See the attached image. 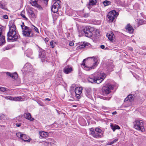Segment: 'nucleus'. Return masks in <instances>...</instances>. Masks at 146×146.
<instances>
[{"label":"nucleus","mask_w":146,"mask_h":146,"mask_svg":"<svg viewBox=\"0 0 146 146\" xmlns=\"http://www.w3.org/2000/svg\"><path fill=\"white\" fill-rule=\"evenodd\" d=\"M98 61L96 57H88L83 60L81 66L85 70L89 71L97 66L98 64Z\"/></svg>","instance_id":"obj_1"},{"label":"nucleus","mask_w":146,"mask_h":146,"mask_svg":"<svg viewBox=\"0 0 146 146\" xmlns=\"http://www.w3.org/2000/svg\"><path fill=\"white\" fill-rule=\"evenodd\" d=\"M16 27L15 25H12L9 27V31L7 34V40L8 41H16L18 37V35L15 31Z\"/></svg>","instance_id":"obj_2"},{"label":"nucleus","mask_w":146,"mask_h":146,"mask_svg":"<svg viewBox=\"0 0 146 146\" xmlns=\"http://www.w3.org/2000/svg\"><path fill=\"white\" fill-rule=\"evenodd\" d=\"M106 77V74L103 73H99L96 78L93 75H91L87 78L88 80L92 83L99 84Z\"/></svg>","instance_id":"obj_3"},{"label":"nucleus","mask_w":146,"mask_h":146,"mask_svg":"<svg viewBox=\"0 0 146 146\" xmlns=\"http://www.w3.org/2000/svg\"><path fill=\"white\" fill-rule=\"evenodd\" d=\"M133 124L134 127L136 129L142 132L145 131L142 121L136 120L133 122Z\"/></svg>","instance_id":"obj_4"},{"label":"nucleus","mask_w":146,"mask_h":146,"mask_svg":"<svg viewBox=\"0 0 146 146\" xmlns=\"http://www.w3.org/2000/svg\"><path fill=\"white\" fill-rule=\"evenodd\" d=\"M118 15L119 13L118 12H117L115 10H113L108 13L107 15V17L108 19V21L110 22H112Z\"/></svg>","instance_id":"obj_5"},{"label":"nucleus","mask_w":146,"mask_h":146,"mask_svg":"<svg viewBox=\"0 0 146 146\" xmlns=\"http://www.w3.org/2000/svg\"><path fill=\"white\" fill-rule=\"evenodd\" d=\"M22 34L25 37H33V33L32 29L29 27H25V28H23L22 30Z\"/></svg>","instance_id":"obj_6"},{"label":"nucleus","mask_w":146,"mask_h":146,"mask_svg":"<svg viewBox=\"0 0 146 146\" xmlns=\"http://www.w3.org/2000/svg\"><path fill=\"white\" fill-rule=\"evenodd\" d=\"M94 31V29L93 27L87 26L83 30V32H84L86 36L88 37H90L92 35V32Z\"/></svg>","instance_id":"obj_7"},{"label":"nucleus","mask_w":146,"mask_h":146,"mask_svg":"<svg viewBox=\"0 0 146 146\" xmlns=\"http://www.w3.org/2000/svg\"><path fill=\"white\" fill-rule=\"evenodd\" d=\"M60 1H56L52 6L51 10L54 13H56L58 11V9L60 7Z\"/></svg>","instance_id":"obj_8"},{"label":"nucleus","mask_w":146,"mask_h":146,"mask_svg":"<svg viewBox=\"0 0 146 146\" xmlns=\"http://www.w3.org/2000/svg\"><path fill=\"white\" fill-rule=\"evenodd\" d=\"M113 86L111 84H108L104 86L102 88V91L106 94H108L110 92L111 90L113 89Z\"/></svg>","instance_id":"obj_9"},{"label":"nucleus","mask_w":146,"mask_h":146,"mask_svg":"<svg viewBox=\"0 0 146 146\" xmlns=\"http://www.w3.org/2000/svg\"><path fill=\"white\" fill-rule=\"evenodd\" d=\"M39 48V56L41 59L42 62L45 61L46 59V57L45 56V52L43 50L38 47Z\"/></svg>","instance_id":"obj_10"},{"label":"nucleus","mask_w":146,"mask_h":146,"mask_svg":"<svg viewBox=\"0 0 146 146\" xmlns=\"http://www.w3.org/2000/svg\"><path fill=\"white\" fill-rule=\"evenodd\" d=\"M82 88L81 87H78L76 88L75 90V96L78 99L80 98V95L82 93Z\"/></svg>","instance_id":"obj_11"},{"label":"nucleus","mask_w":146,"mask_h":146,"mask_svg":"<svg viewBox=\"0 0 146 146\" xmlns=\"http://www.w3.org/2000/svg\"><path fill=\"white\" fill-rule=\"evenodd\" d=\"M2 29L0 27V46L4 45L5 42V37L2 35Z\"/></svg>","instance_id":"obj_12"},{"label":"nucleus","mask_w":146,"mask_h":146,"mask_svg":"<svg viewBox=\"0 0 146 146\" xmlns=\"http://www.w3.org/2000/svg\"><path fill=\"white\" fill-rule=\"evenodd\" d=\"M90 131L92 136L95 138H101V135H99L96 132L94 128H91L90 129Z\"/></svg>","instance_id":"obj_13"},{"label":"nucleus","mask_w":146,"mask_h":146,"mask_svg":"<svg viewBox=\"0 0 146 146\" xmlns=\"http://www.w3.org/2000/svg\"><path fill=\"white\" fill-rule=\"evenodd\" d=\"M38 0H32L31 3L33 6H34L39 9H42L41 6L37 3Z\"/></svg>","instance_id":"obj_14"},{"label":"nucleus","mask_w":146,"mask_h":146,"mask_svg":"<svg viewBox=\"0 0 146 146\" xmlns=\"http://www.w3.org/2000/svg\"><path fill=\"white\" fill-rule=\"evenodd\" d=\"M125 29L127 31L130 33H132L134 29L132 26L129 24H127L125 27Z\"/></svg>","instance_id":"obj_15"},{"label":"nucleus","mask_w":146,"mask_h":146,"mask_svg":"<svg viewBox=\"0 0 146 146\" xmlns=\"http://www.w3.org/2000/svg\"><path fill=\"white\" fill-rule=\"evenodd\" d=\"M24 117L25 118L31 121H33L34 119L32 117L31 114L28 112L25 113L24 114Z\"/></svg>","instance_id":"obj_16"},{"label":"nucleus","mask_w":146,"mask_h":146,"mask_svg":"<svg viewBox=\"0 0 146 146\" xmlns=\"http://www.w3.org/2000/svg\"><path fill=\"white\" fill-rule=\"evenodd\" d=\"M134 95H128L124 100V102L129 101L131 102L134 100V98L133 97Z\"/></svg>","instance_id":"obj_17"},{"label":"nucleus","mask_w":146,"mask_h":146,"mask_svg":"<svg viewBox=\"0 0 146 146\" xmlns=\"http://www.w3.org/2000/svg\"><path fill=\"white\" fill-rule=\"evenodd\" d=\"M7 75H8L11 77L12 78L14 79H16L18 77V75L16 72H15L13 74H11L10 72H7L6 73Z\"/></svg>","instance_id":"obj_18"},{"label":"nucleus","mask_w":146,"mask_h":146,"mask_svg":"<svg viewBox=\"0 0 146 146\" xmlns=\"http://www.w3.org/2000/svg\"><path fill=\"white\" fill-rule=\"evenodd\" d=\"M21 139L25 142H29L31 140L29 137L24 134H23Z\"/></svg>","instance_id":"obj_19"},{"label":"nucleus","mask_w":146,"mask_h":146,"mask_svg":"<svg viewBox=\"0 0 146 146\" xmlns=\"http://www.w3.org/2000/svg\"><path fill=\"white\" fill-rule=\"evenodd\" d=\"M110 127L113 131H114L116 129H120V127L118 125L115 124H111Z\"/></svg>","instance_id":"obj_20"},{"label":"nucleus","mask_w":146,"mask_h":146,"mask_svg":"<svg viewBox=\"0 0 146 146\" xmlns=\"http://www.w3.org/2000/svg\"><path fill=\"white\" fill-rule=\"evenodd\" d=\"M95 131L96 132L98 133H97L99 135H101V137H103V135L104 134V131H102V130L100 128L98 127H96L95 128Z\"/></svg>","instance_id":"obj_21"},{"label":"nucleus","mask_w":146,"mask_h":146,"mask_svg":"<svg viewBox=\"0 0 146 146\" xmlns=\"http://www.w3.org/2000/svg\"><path fill=\"white\" fill-rule=\"evenodd\" d=\"M72 70V68L71 67L69 68L68 67H66L64 69V72L66 74H68L70 73Z\"/></svg>","instance_id":"obj_22"},{"label":"nucleus","mask_w":146,"mask_h":146,"mask_svg":"<svg viewBox=\"0 0 146 146\" xmlns=\"http://www.w3.org/2000/svg\"><path fill=\"white\" fill-rule=\"evenodd\" d=\"M91 91L90 89H86L85 92L86 96L88 98H91Z\"/></svg>","instance_id":"obj_23"},{"label":"nucleus","mask_w":146,"mask_h":146,"mask_svg":"<svg viewBox=\"0 0 146 146\" xmlns=\"http://www.w3.org/2000/svg\"><path fill=\"white\" fill-rule=\"evenodd\" d=\"M39 134L41 137H47L48 133L47 132L43 131H40Z\"/></svg>","instance_id":"obj_24"},{"label":"nucleus","mask_w":146,"mask_h":146,"mask_svg":"<svg viewBox=\"0 0 146 146\" xmlns=\"http://www.w3.org/2000/svg\"><path fill=\"white\" fill-rule=\"evenodd\" d=\"M97 0H90L88 5V7L89 8V6H92L95 5L97 2Z\"/></svg>","instance_id":"obj_25"},{"label":"nucleus","mask_w":146,"mask_h":146,"mask_svg":"<svg viewBox=\"0 0 146 146\" xmlns=\"http://www.w3.org/2000/svg\"><path fill=\"white\" fill-rule=\"evenodd\" d=\"M6 4L5 3H3L1 1H0V8L2 9L6 10L7 9L6 6Z\"/></svg>","instance_id":"obj_26"},{"label":"nucleus","mask_w":146,"mask_h":146,"mask_svg":"<svg viewBox=\"0 0 146 146\" xmlns=\"http://www.w3.org/2000/svg\"><path fill=\"white\" fill-rule=\"evenodd\" d=\"M114 34L113 33L108 34L107 36H108V39L110 41L113 40L114 39L113 36Z\"/></svg>","instance_id":"obj_27"},{"label":"nucleus","mask_w":146,"mask_h":146,"mask_svg":"<svg viewBox=\"0 0 146 146\" xmlns=\"http://www.w3.org/2000/svg\"><path fill=\"white\" fill-rule=\"evenodd\" d=\"M25 11H22V12H21L20 15L25 20H28V19L25 17Z\"/></svg>","instance_id":"obj_28"},{"label":"nucleus","mask_w":146,"mask_h":146,"mask_svg":"<svg viewBox=\"0 0 146 146\" xmlns=\"http://www.w3.org/2000/svg\"><path fill=\"white\" fill-rule=\"evenodd\" d=\"M14 100L15 101H22V98L21 96L14 97Z\"/></svg>","instance_id":"obj_29"},{"label":"nucleus","mask_w":146,"mask_h":146,"mask_svg":"<svg viewBox=\"0 0 146 146\" xmlns=\"http://www.w3.org/2000/svg\"><path fill=\"white\" fill-rule=\"evenodd\" d=\"M138 22V24L139 25H141L145 23L144 20L143 19L139 20L138 21H137Z\"/></svg>","instance_id":"obj_30"},{"label":"nucleus","mask_w":146,"mask_h":146,"mask_svg":"<svg viewBox=\"0 0 146 146\" xmlns=\"http://www.w3.org/2000/svg\"><path fill=\"white\" fill-rule=\"evenodd\" d=\"M118 140V139H114L113 141L108 142L107 143L108 145H111L113 143H115L116 141Z\"/></svg>","instance_id":"obj_31"},{"label":"nucleus","mask_w":146,"mask_h":146,"mask_svg":"<svg viewBox=\"0 0 146 146\" xmlns=\"http://www.w3.org/2000/svg\"><path fill=\"white\" fill-rule=\"evenodd\" d=\"M56 42L53 40H52L50 42V45L51 46L52 48H54Z\"/></svg>","instance_id":"obj_32"},{"label":"nucleus","mask_w":146,"mask_h":146,"mask_svg":"<svg viewBox=\"0 0 146 146\" xmlns=\"http://www.w3.org/2000/svg\"><path fill=\"white\" fill-rule=\"evenodd\" d=\"M103 3L105 6H106L109 5L110 3V1L106 0L103 2Z\"/></svg>","instance_id":"obj_33"},{"label":"nucleus","mask_w":146,"mask_h":146,"mask_svg":"<svg viewBox=\"0 0 146 146\" xmlns=\"http://www.w3.org/2000/svg\"><path fill=\"white\" fill-rule=\"evenodd\" d=\"M31 28V29H33L36 32L38 33H39L38 29H37V28H36V27H35V26H34L33 25H32V27Z\"/></svg>","instance_id":"obj_34"},{"label":"nucleus","mask_w":146,"mask_h":146,"mask_svg":"<svg viewBox=\"0 0 146 146\" xmlns=\"http://www.w3.org/2000/svg\"><path fill=\"white\" fill-rule=\"evenodd\" d=\"M23 134H22L21 132L17 133H16V135L19 138H21Z\"/></svg>","instance_id":"obj_35"},{"label":"nucleus","mask_w":146,"mask_h":146,"mask_svg":"<svg viewBox=\"0 0 146 146\" xmlns=\"http://www.w3.org/2000/svg\"><path fill=\"white\" fill-rule=\"evenodd\" d=\"M0 119L1 120H5V115L3 114H2L0 116Z\"/></svg>","instance_id":"obj_36"},{"label":"nucleus","mask_w":146,"mask_h":146,"mask_svg":"<svg viewBox=\"0 0 146 146\" xmlns=\"http://www.w3.org/2000/svg\"><path fill=\"white\" fill-rule=\"evenodd\" d=\"M87 45L86 43H84L82 45L80 46V48H84Z\"/></svg>","instance_id":"obj_37"},{"label":"nucleus","mask_w":146,"mask_h":146,"mask_svg":"<svg viewBox=\"0 0 146 146\" xmlns=\"http://www.w3.org/2000/svg\"><path fill=\"white\" fill-rule=\"evenodd\" d=\"M6 88L4 87H0V91L4 92L6 91Z\"/></svg>","instance_id":"obj_38"},{"label":"nucleus","mask_w":146,"mask_h":146,"mask_svg":"<svg viewBox=\"0 0 146 146\" xmlns=\"http://www.w3.org/2000/svg\"><path fill=\"white\" fill-rule=\"evenodd\" d=\"M7 98L11 100H14V97L11 96H8L7 97Z\"/></svg>","instance_id":"obj_39"},{"label":"nucleus","mask_w":146,"mask_h":146,"mask_svg":"<svg viewBox=\"0 0 146 146\" xmlns=\"http://www.w3.org/2000/svg\"><path fill=\"white\" fill-rule=\"evenodd\" d=\"M107 66L108 68L109 69H112L113 68V64L112 63H111L110 66Z\"/></svg>","instance_id":"obj_40"},{"label":"nucleus","mask_w":146,"mask_h":146,"mask_svg":"<svg viewBox=\"0 0 146 146\" xmlns=\"http://www.w3.org/2000/svg\"><path fill=\"white\" fill-rule=\"evenodd\" d=\"M21 27L22 30L23 29V28H25V27H27L24 25V23L23 22L22 23V25H21Z\"/></svg>","instance_id":"obj_41"},{"label":"nucleus","mask_w":146,"mask_h":146,"mask_svg":"<svg viewBox=\"0 0 146 146\" xmlns=\"http://www.w3.org/2000/svg\"><path fill=\"white\" fill-rule=\"evenodd\" d=\"M10 48H11L9 46H7L6 47H5L4 48H3V50H9L10 49Z\"/></svg>","instance_id":"obj_42"},{"label":"nucleus","mask_w":146,"mask_h":146,"mask_svg":"<svg viewBox=\"0 0 146 146\" xmlns=\"http://www.w3.org/2000/svg\"><path fill=\"white\" fill-rule=\"evenodd\" d=\"M38 1H41V2L42 1L43 2H44V3H47L48 0H38Z\"/></svg>","instance_id":"obj_43"},{"label":"nucleus","mask_w":146,"mask_h":146,"mask_svg":"<svg viewBox=\"0 0 146 146\" xmlns=\"http://www.w3.org/2000/svg\"><path fill=\"white\" fill-rule=\"evenodd\" d=\"M3 18L5 19H8V16L7 15H4L3 16Z\"/></svg>","instance_id":"obj_44"},{"label":"nucleus","mask_w":146,"mask_h":146,"mask_svg":"<svg viewBox=\"0 0 146 146\" xmlns=\"http://www.w3.org/2000/svg\"><path fill=\"white\" fill-rule=\"evenodd\" d=\"M69 45L70 46H72L74 45V44L72 42H70L69 43Z\"/></svg>","instance_id":"obj_45"},{"label":"nucleus","mask_w":146,"mask_h":146,"mask_svg":"<svg viewBox=\"0 0 146 146\" xmlns=\"http://www.w3.org/2000/svg\"><path fill=\"white\" fill-rule=\"evenodd\" d=\"M31 16L33 18H34L35 17V15L34 13H33V14H32V15H31Z\"/></svg>","instance_id":"obj_46"},{"label":"nucleus","mask_w":146,"mask_h":146,"mask_svg":"<svg viewBox=\"0 0 146 146\" xmlns=\"http://www.w3.org/2000/svg\"><path fill=\"white\" fill-rule=\"evenodd\" d=\"M21 123H16V126H17L18 127H20L21 125Z\"/></svg>","instance_id":"obj_47"},{"label":"nucleus","mask_w":146,"mask_h":146,"mask_svg":"<svg viewBox=\"0 0 146 146\" xmlns=\"http://www.w3.org/2000/svg\"><path fill=\"white\" fill-rule=\"evenodd\" d=\"M29 13L31 15H32V14L34 13L33 12V11H32L31 10H30L29 11Z\"/></svg>","instance_id":"obj_48"},{"label":"nucleus","mask_w":146,"mask_h":146,"mask_svg":"<svg viewBox=\"0 0 146 146\" xmlns=\"http://www.w3.org/2000/svg\"><path fill=\"white\" fill-rule=\"evenodd\" d=\"M88 15L87 13L84 14V15H83V16L84 17H88Z\"/></svg>","instance_id":"obj_49"},{"label":"nucleus","mask_w":146,"mask_h":146,"mask_svg":"<svg viewBox=\"0 0 146 146\" xmlns=\"http://www.w3.org/2000/svg\"><path fill=\"white\" fill-rule=\"evenodd\" d=\"M44 41L46 42H48V38H45L44 39Z\"/></svg>","instance_id":"obj_50"},{"label":"nucleus","mask_w":146,"mask_h":146,"mask_svg":"<svg viewBox=\"0 0 146 146\" xmlns=\"http://www.w3.org/2000/svg\"><path fill=\"white\" fill-rule=\"evenodd\" d=\"M100 46L101 48L102 49H104L105 48V46L104 45H101Z\"/></svg>","instance_id":"obj_51"},{"label":"nucleus","mask_w":146,"mask_h":146,"mask_svg":"<svg viewBox=\"0 0 146 146\" xmlns=\"http://www.w3.org/2000/svg\"><path fill=\"white\" fill-rule=\"evenodd\" d=\"M45 100H47V101H50V100L48 98H45Z\"/></svg>","instance_id":"obj_52"},{"label":"nucleus","mask_w":146,"mask_h":146,"mask_svg":"<svg viewBox=\"0 0 146 146\" xmlns=\"http://www.w3.org/2000/svg\"><path fill=\"white\" fill-rule=\"evenodd\" d=\"M47 142L48 143V144L49 143L51 144L52 143V142H50L49 141H47Z\"/></svg>","instance_id":"obj_53"},{"label":"nucleus","mask_w":146,"mask_h":146,"mask_svg":"<svg viewBox=\"0 0 146 146\" xmlns=\"http://www.w3.org/2000/svg\"><path fill=\"white\" fill-rule=\"evenodd\" d=\"M116 113V112L115 111V112H113L112 113V114H115Z\"/></svg>","instance_id":"obj_54"},{"label":"nucleus","mask_w":146,"mask_h":146,"mask_svg":"<svg viewBox=\"0 0 146 146\" xmlns=\"http://www.w3.org/2000/svg\"><path fill=\"white\" fill-rule=\"evenodd\" d=\"M107 99H108V100H109L110 99V98H107Z\"/></svg>","instance_id":"obj_55"},{"label":"nucleus","mask_w":146,"mask_h":146,"mask_svg":"<svg viewBox=\"0 0 146 146\" xmlns=\"http://www.w3.org/2000/svg\"><path fill=\"white\" fill-rule=\"evenodd\" d=\"M73 106L74 107H76V106L75 105H74Z\"/></svg>","instance_id":"obj_56"}]
</instances>
